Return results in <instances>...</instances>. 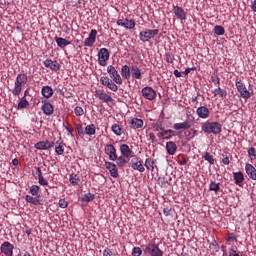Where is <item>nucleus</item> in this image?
<instances>
[{"mask_svg": "<svg viewBox=\"0 0 256 256\" xmlns=\"http://www.w3.org/2000/svg\"><path fill=\"white\" fill-rule=\"evenodd\" d=\"M105 167L110 172L111 177L117 179L119 177V169H117V164L113 162H105Z\"/></svg>", "mask_w": 256, "mask_h": 256, "instance_id": "nucleus-16", "label": "nucleus"}, {"mask_svg": "<svg viewBox=\"0 0 256 256\" xmlns=\"http://www.w3.org/2000/svg\"><path fill=\"white\" fill-rule=\"evenodd\" d=\"M27 81V74L20 73L17 75L14 87L12 89V95H14V97H19V95H21V92L23 91V86L27 85Z\"/></svg>", "mask_w": 256, "mask_h": 256, "instance_id": "nucleus-1", "label": "nucleus"}, {"mask_svg": "<svg viewBox=\"0 0 256 256\" xmlns=\"http://www.w3.org/2000/svg\"><path fill=\"white\" fill-rule=\"evenodd\" d=\"M104 153L108 155L110 161H117V149L113 144H107L104 147Z\"/></svg>", "mask_w": 256, "mask_h": 256, "instance_id": "nucleus-12", "label": "nucleus"}, {"mask_svg": "<svg viewBox=\"0 0 256 256\" xmlns=\"http://www.w3.org/2000/svg\"><path fill=\"white\" fill-rule=\"evenodd\" d=\"M215 35H225V28L221 25H216L214 27Z\"/></svg>", "mask_w": 256, "mask_h": 256, "instance_id": "nucleus-47", "label": "nucleus"}, {"mask_svg": "<svg viewBox=\"0 0 256 256\" xmlns=\"http://www.w3.org/2000/svg\"><path fill=\"white\" fill-rule=\"evenodd\" d=\"M186 137L188 141H192V139H195V137H197V130L195 128L190 129Z\"/></svg>", "mask_w": 256, "mask_h": 256, "instance_id": "nucleus-46", "label": "nucleus"}, {"mask_svg": "<svg viewBox=\"0 0 256 256\" xmlns=\"http://www.w3.org/2000/svg\"><path fill=\"white\" fill-rule=\"evenodd\" d=\"M95 41H97V30L92 29L88 38L84 40V47H93V45H95Z\"/></svg>", "mask_w": 256, "mask_h": 256, "instance_id": "nucleus-15", "label": "nucleus"}, {"mask_svg": "<svg viewBox=\"0 0 256 256\" xmlns=\"http://www.w3.org/2000/svg\"><path fill=\"white\" fill-rule=\"evenodd\" d=\"M76 131H77L79 137H81V139H83V137H85V130L83 128V124L82 123H78L76 125Z\"/></svg>", "mask_w": 256, "mask_h": 256, "instance_id": "nucleus-45", "label": "nucleus"}, {"mask_svg": "<svg viewBox=\"0 0 256 256\" xmlns=\"http://www.w3.org/2000/svg\"><path fill=\"white\" fill-rule=\"evenodd\" d=\"M209 191H214V193L217 195V193L221 191V184L215 181H212L209 185Z\"/></svg>", "mask_w": 256, "mask_h": 256, "instance_id": "nucleus-39", "label": "nucleus"}, {"mask_svg": "<svg viewBox=\"0 0 256 256\" xmlns=\"http://www.w3.org/2000/svg\"><path fill=\"white\" fill-rule=\"evenodd\" d=\"M248 157L251 161H255V159H256V149H255V147H250L248 149Z\"/></svg>", "mask_w": 256, "mask_h": 256, "instance_id": "nucleus-48", "label": "nucleus"}, {"mask_svg": "<svg viewBox=\"0 0 256 256\" xmlns=\"http://www.w3.org/2000/svg\"><path fill=\"white\" fill-rule=\"evenodd\" d=\"M36 175L39 178L43 177V172L41 171L40 167H36Z\"/></svg>", "mask_w": 256, "mask_h": 256, "instance_id": "nucleus-62", "label": "nucleus"}, {"mask_svg": "<svg viewBox=\"0 0 256 256\" xmlns=\"http://www.w3.org/2000/svg\"><path fill=\"white\" fill-rule=\"evenodd\" d=\"M109 50L107 48H101L98 52V63L101 67H107L109 61Z\"/></svg>", "mask_w": 256, "mask_h": 256, "instance_id": "nucleus-7", "label": "nucleus"}, {"mask_svg": "<svg viewBox=\"0 0 256 256\" xmlns=\"http://www.w3.org/2000/svg\"><path fill=\"white\" fill-rule=\"evenodd\" d=\"M152 128L154 129V131L157 132H163V130L165 129V127H163V123L161 122L152 123Z\"/></svg>", "mask_w": 256, "mask_h": 256, "instance_id": "nucleus-51", "label": "nucleus"}, {"mask_svg": "<svg viewBox=\"0 0 256 256\" xmlns=\"http://www.w3.org/2000/svg\"><path fill=\"white\" fill-rule=\"evenodd\" d=\"M145 255L150 256H163L162 250L159 248V245L155 243H149L144 249Z\"/></svg>", "mask_w": 256, "mask_h": 256, "instance_id": "nucleus-5", "label": "nucleus"}, {"mask_svg": "<svg viewBox=\"0 0 256 256\" xmlns=\"http://www.w3.org/2000/svg\"><path fill=\"white\" fill-rule=\"evenodd\" d=\"M103 256H117V254L113 253V251H111V249H105L103 250Z\"/></svg>", "mask_w": 256, "mask_h": 256, "instance_id": "nucleus-57", "label": "nucleus"}, {"mask_svg": "<svg viewBox=\"0 0 256 256\" xmlns=\"http://www.w3.org/2000/svg\"><path fill=\"white\" fill-rule=\"evenodd\" d=\"M35 149H38L39 151H47L49 149H53L55 147V142H49V140L40 141L37 142L34 145Z\"/></svg>", "mask_w": 256, "mask_h": 256, "instance_id": "nucleus-13", "label": "nucleus"}, {"mask_svg": "<svg viewBox=\"0 0 256 256\" xmlns=\"http://www.w3.org/2000/svg\"><path fill=\"white\" fill-rule=\"evenodd\" d=\"M63 127L66 129V131H68V133L71 135V137H73L74 129H73V126L68 121L63 123Z\"/></svg>", "mask_w": 256, "mask_h": 256, "instance_id": "nucleus-52", "label": "nucleus"}, {"mask_svg": "<svg viewBox=\"0 0 256 256\" xmlns=\"http://www.w3.org/2000/svg\"><path fill=\"white\" fill-rule=\"evenodd\" d=\"M111 131L114 133V135H117V137H121V135H123V126H120L119 124H113Z\"/></svg>", "mask_w": 256, "mask_h": 256, "instance_id": "nucleus-36", "label": "nucleus"}, {"mask_svg": "<svg viewBox=\"0 0 256 256\" xmlns=\"http://www.w3.org/2000/svg\"><path fill=\"white\" fill-rule=\"evenodd\" d=\"M233 179L235 181V185L243 187V181H245V175H243V172H233Z\"/></svg>", "mask_w": 256, "mask_h": 256, "instance_id": "nucleus-24", "label": "nucleus"}, {"mask_svg": "<svg viewBox=\"0 0 256 256\" xmlns=\"http://www.w3.org/2000/svg\"><path fill=\"white\" fill-rule=\"evenodd\" d=\"M132 256H141L143 255V250H141L140 247H134L132 249V253H131Z\"/></svg>", "mask_w": 256, "mask_h": 256, "instance_id": "nucleus-53", "label": "nucleus"}, {"mask_svg": "<svg viewBox=\"0 0 256 256\" xmlns=\"http://www.w3.org/2000/svg\"><path fill=\"white\" fill-rule=\"evenodd\" d=\"M235 86H236L238 93H240V97H242V99H251V95H253V92H251V91H249V89H247V86H245L243 81L236 80Z\"/></svg>", "mask_w": 256, "mask_h": 256, "instance_id": "nucleus-3", "label": "nucleus"}, {"mask_svg": "<svg viewBox=\"0 0 256 256\" xmlns=\"http://www.w3.org/2000/svg\"><path fill=\"white\" fill-rule=\"evenodd\" d=\"M100 83H102L104 87H108V89H110V91H113L114 93H117V91H119V86H117V84H115V81L107 76L100 77Z\"/></svg>", "mask_w": 256, "mask_h": 256, "instance_id": "nucleus-8", "label": "nucleus"}, {"mask_svg": "<svg viewBox=\"0 0 256 256\" xmlns=\"http://www.w3.org/2000/svg\"><path fill=\"white\" fill-rule=\"evenodd\" d=\"M44 67L47 69H50L51 71H60L61 70V64L57 60H51V59H46L43 62Z\"/></svg>", "mask_w": 256, "mask_h": 256, "instance_id": "nucleus-14", "label": "nucleus"}, {"mask_svg": "<svg viewBox=\"0 0 256 256\" xmlns=\"http://www.w3.org/2000/svg\"><path fill=\"white\" fill-rule=\"evenodd\" d=\"M121 75L124 79H131V67L123 65L121 68Z\"/></svg>", "mask_w": 256, "mask_h": 256, "instance_id": "nucleus-35", "label": "nucleus"}, {"mask_svg": "<svg viewBox=\"0 0 256 256\" xmlns=\"http://www.w3.org/2000/svg\"><path fill=\"white\" fill-rule=\"evenodd\" d=\"M95 97L99 99L100 101H103V103H111L113 102V97L111 95L107 94L105 90L96 89L94 92Z\"/></svg>", "mask_w": 256, "mask_h": 256, "instance_id": "nucleus-11", "label": "nucleus"}, {"mask_svg": "<svg viewBox=\"0 0 256 256\" xmlns=\"http://www.w3.org/2000/svg\"><path fill=\"white\" fill-rule=\"evenodd\" d=\"M41 191V188L39 187V185H32L30 187L29 193L33 196V197H39V192Z\"/></svg>", "mask_w": 256, "mask_h": 256, "instance_id": "nucleus-40", "label": "nucleus"}, {"mask_svg": "<svg viewBox=\"0 0 256 256\" xmlns=\"http://www.w3.org/2000/svg\"><path fill=\"white\" fill-rule=\"evenodd\" d=\"M202 157L203 159H205V161H208L210 165H215V158L213 157V155H211V153L205 152Z\"/></svg>", "mask_w": 256, "mask_h": 256, "instance_id": "nucleus-43", "label": "nucleus"}, {"mask_svg": "<svg viewBox=\"0 0 256 256\" xmlns=\"http://www.w3.org/2000/svg\"><path fill=\"white\" fill-rule=\"evenodd\" d=\"M173 129L175 131H181V129L183 131H185L187 129H191V123H189L188 121H184V122H180V123H175L173 125Z\"/></svg>", "mask_w": 256, "mask_h": 256, "instance_id": "nucleus-26", "label": "nucleus"}, {"mask_svg": "<svg viewBox=\"0 0 256 256\" xmlns=\"http://www.w3.org/2000/svg\"><path fill=\"white\" fill-rule=\"evenodd\" d=\"M157 137L160 139H165L166 141H169V139H171L172 137H175V131H173L171 129L166 130L164 128V130H162V132H159L157 134Z\"/></svg>", "mask_w": 256, "mask_h": 256, "instance_id": "nucleus-22", "label": "nucleus"}, {"mask_svg": "<svg viewBox=\"0 0 256 256\" xmlns=\"http://www.w3.org/2000/svg\"><path fill=\"white\" fill-rule=\"evenodd\" d=\"M55 152L57 155H63V153H65V143H63L61 138L55 143Z\"/></svg>", "mask_w": 256, "mask_h": 256, "instance_id": "nucleus-29", "label": "nucleus"}, {"mask_svg": "<svg viewBox=\"0 0 256 256\" xmlns=\"http://www.w3.org/2000/svg\"><path fill=\"white\" fill-rule=\"evenodd\" d=\"M124 29H135V20L124 19Z\"/></svg>", "mask_w": 256, "mask_h": 256, "instance_id": "nucleus-42", "label": "nucleus"}, {"mask_svg": "<svg viewBox=\"0 0 256 256\" xmlns=\"http://www.w3.org/2000/svg\"><path fill=\"white\" fill-rule=\"evenodd\" d=\"M196 113L200 119H209L211 117V111L207 106L198 107Z\"/></svg>", "mask_w": 256, "mask_h": 256, "instance_id": "nucleus-18", "label": "nucleus"}, {"mask_svg": "<svg viewBox=\"0 0 256 256\" xmlns=\"http://www.w3.org/2000/svg\"><path fill=\"white\" fill-rule=\"evenodd\" d=\"M212 83H214V85H221V78L218 76L212 77Z\"/></svg>", "mask_w": 256, "mask_h": 256, "instance_id": "nucleus-59", "label": "nucleus"}, {"mask_svg": "<svg viewBox=\"0 0 256 256\" xmlns=\"http://www.w3.org/2000/svg\"><path fill=\"white\" fill-rule=\"evenodd\" d=\"M227 256H241V255H239V253H237V250L235 249V247H231L228 250Z\"/></svg>", "mask_w": 256, "mask_h": 256, "instance_id": "nucleus-55", "label": "nucleus"}, {"mask_svg": "<svg viewBox=\"0 0 256 256\" xmlns=\"http://www.w3.org/2000/svg\"><path fill=\"white\" fill-rule=\"evenodd\" d=\"M42 103L43 105L41 106V110L43 111L44 115L51 116L53 113H55V106H53V104L43 100Z\"/></svg>", "mask_w": 256, "mask_h": 256, "instance_id": "nucleus-19", "label": "nucleus"}, {"mask_svg": "<svg viewBox=\"0 0 256 256\" xmlns=\"http://www.w3.org/2000/svg\"><path fill=\"white\" fill-rule=\"evenodd\" d=\"M173 13L176 15L177 19H180V21H185V19H187V12L180 6L173 5Z\"/></svg>", "mask_w": 256, "mask_h": 256, "instance_id": "nucleus-21", "label": "nucleus"}, {"mask_svg": "<svg viewBox=\"0 0 256 256\" xmlns=\"http://www.w3.org/2000/svg\"><path fill=\"white\" fill-rule=\"evenodd\" d=\"M166 61H167V63H173V61H175V56H173V54H171V53H167Z\"/></svg>", "mask_w": 256, "mask_h": 256, "instance_id": "nucleus-58", "label": "nucleus"}, {"mask_svg": "<svg viewBox=\"0 0 256 256\" xmlns=\"http://www.w3.org/2000/svg\"><path fill=\"white\" fill-rule=\"evenodd\" d=\"M188 159L186 157H182L181 161H179V165H187Z\"/></svg>", "mask_w": 256, "mask_h": 256, "instance_id": "nucleus-63", "label": "nucleus"}, {"mask_svg": "<svg viewBox=\"0 0 256 256\" xmlns=\"http://www.w3.org/2000/svg\"><path fill=\"white\" fill-rule=\"evenodd\" d=\"M118 167H125L127 165V161L125 160V156H117V159L115 160Z\"/></svg>", "mask_w": 256, "mask_h": 256, "instance_id": "nucleus-49", "label": "nucleus"}, {"mask_svg": "<svg viewBox=\"0 0 256 256\" xmlns=\"http://www.w3.org/2000/svg\"><path fill=\"white\" fill-rule=\"evenodd\" d=\"M163 213H164L165 217H170V215H171V208H169V207L164 208L163 209Z\"/></svg>", "mask_w": 256, "mask_h": 256, "instance_id": "nucleus-61", "label": "nucleus"}, {"mask_svg": "<svg viewBox=\"0 0 256 256\" xmlns=\"http://www.w3.org/2000/svg\"><path fill=\"white\" fill-rule=\"evenodd\" d=\"M191 71H195V67L187 68L184 72H182V77H183V75H184V77H187V75H189L191 73Z\"/></svg>", "mask_w": 256, "mask_h": 256, "instance_id": "nucleus-60", "label": "nucleus"}, {"mask_svg": "<svg viewBox=\"0 0 256 256\" xmlns=\"http://www.w3.org/2000/svg\"><path fill=\"white\" fill-rule=\"evenodd\" d=\"M130 127L131 129H141L144 125V122L142 119L139 118H132L130 120Z\"/></svg>", "mask_w": 256, "mask_h": 256, "instance_id": "nucleus-28", "label": "nucleus"}, {"mask_svg": "<svg viewBox=\"0 0 256 256\" xmlns=\"http://www.w3.org/2000/svg\"><path fill=\"white\" fill-rule=\"evenodd\" d=\"M94 200H95V194H93L91 192L84 194L82 197V201L84 203H91V201H94Z\"/></svg>", "mask_w": 256, "mask_h": 256, "instance_id": "nucleus-41", "label": "nucleus"}, {"mask_svg": "<svg viewBox=\"0 0 256 256\" xmlns=\"http://www.w3.org/2000/svg\"><path fill=\"white\" fill-rule=\"evenodd\" d=\"M39 185H42V187H47L49 185V182L45 180V178L42 176L38 178Z\"/></svg>", "mask_w": 256, "mask_h": 256, "instance_id": "nucleus-56", "label": "nucleus"}, {"mask_svg": "<svg viewBox=\"0 0 256 256\" xmlns=\"http://www.w3.org/2000/svg\"><path fill=\"white\" fill-rule=\"evenodd\" d=\"M74 113L76 117H83V115H85V110H83V107L81 106H76L74 108Z\"/></svg>", "mask_w": 256, "mask_h": 256, "instance_id": "nucleus-50", "label": "nucleus"}, {"mask_svg": "<svg viewBox=\"0 0 256 256\" xmlns=\"http://www.w3.org/2000/svg\"><path fill=\"white\" fill-rule=\"evenodd\" d=\"M58 205L61 209H67L69 203L65 199H60Z\"/></svg>", "mask_w": 256, "mask_h": 256, "instance_id": "nucleus-54", "label": "nucleus"}, {"mask_svg": "<svg viewBox=\"0 0 256 256\" xmlns=\"http://www.w3.org/2000/svg\"><path fill=\"white\" fill-rule=\"evenodd\" d=\"M29 107V101L25 99V97L21 98L20 102L18 103L17 109H27Z\"/></svg>", "mask_w": 256, "mask_h": 256, "instance_id": "nucleus-44", "label": "nucleus"}, {"mask_svg": "<svg viewBox=\"0 0 256 256\" xmlns=\"http://www.w3.org/2000/svg\"><path fill=\"white\" fill-rule=\"evenodd\" d=\"M95 133H97L95 124H89L84 129V135H88L89 137H92V135H95Z\"/></svg>", "mask_w": 256, "mask_h": 256, "instance_id": "nucleus-34", "label": "nucleus"}, {"mask_svg": "<svg viewBox=\"0 0 256 256\" xmlns=\"http://www.w3.org/2000/svg\"><path fill=\"white\" fill-rule=\"evenodd\" d=\"M202 131L208 135H219L223 131V126L219 122H205L202 124Z\"/></svg>", "mask_w": 256, "mask_h": 256, "instance_id": "nucleus-2", "label": "nucleus"}, {"mask_svg": "<svg viewBox=\"0 0 256 256\" xmlns=\"http://www.w3.org/2000/svg\"><path fill=\"white\" fill-rule=\"evenodd\" d=\"M251 9L252 11H254V13H256V0H254L251 4Z\"/></svg>", "mask_w": 256, "mask_h": 256, "instance_id": "nucleus-64", "label": "nucleus"}, {"mask_svg": "<svg viewBox=\"0 0 256 256\" xmlns=\"http://www.w3.org/2000/svg\"><path fill=\"white\" fill-rule=\"evenodd\" d=\"M130 75H132L133 79H138V80L143 79L141 69H139V66H137V65L131 66Z\"/></svg>", "mask_w": 256, "mask_h": 256, "instance_id": "nucleus-25", "label": "nucleus"}, {"mask_svg": "<svg viewBox=\"0 0 256 256\" xmlns=\"http://www.w3.org/2000/svg\"><path fill=\"white\" fill-rule=\"evenodd\" d=\"M141 93L142 97L148 101H153L157 97V92L151 86L142 88Z\"/></svg>", "mask_w": 256, "mask_h": 256, "instance_id": "nucleus-9", "label": "nucleus"}, {"mask_svg": "<svg viewBox=\"0 0 256 256\" xmlns=\"http://www.w3.org/2000/svg\"><path fill=\"white\" fill-rule=\"evenodd\" d=\"M144 166L148 171H155V167H156L155 160H153L152 158H147L145 160Z\"/></svg>", "mask_w": 256, "mask_h": 256, "instance_id": "nucleus-38", "label": "nucleus"}, {"mask_svg": "<svg viewBox=\"0 0 256 256\" xmlns=\"http://www.w3.org/2000/svg\"><path fill=\"white\" fill-rule=\"evenodd\" d=\"M130 167L134 171H139V173H145V166H143V162L139 157H134L130 160Z\"/></svg>", "mask_w": 256, "mask_h": 256, "instance_id": "nucleus-10", "label": "nucleus"}, {"mask_svg": "<svg viewBox=\"0 0 256 256\" xmlns=\"http://www.w3.org/2000/svg\"><path fill=\"white\" fill-rule=\"evenodd\" d=\"M55 41L58 47H60V49H65L67 47V45H71V41L65 39V38H61L59 36H55Z\"/></svg>", "mask_w": 256, "mask_h": 256, "instance_id": "nucleus-27", "label": "nucleus"}, {"mask_svg": "<svg viewBox=\"0 0 256 256\" xmlns=\"http://www.w3.org/2000/svg\"><path fill=\"white\" fill-rule=\"evenodd\" d=\"M157 35H159V29H146L140 32L139 39L142 43H147V41L153 39V37H157Z\"/></svg>", "mask_w": 256, "mask_h": 256, "instance_id": "nucleus-4", "label": "nucleus"}, {"mask_svg": "<svg viewBox=\"0 0 256 256\" xmlns=\"http://www.w3.org/2000/svg\"><path fill=\"white\" fill-rule=\"evenodd\" d=\"M120 153L122 156L131 159V157H135V152L129 148V145L127 144H121L120 145Z\"/></svg>", "mask_w": 256, "mask_h": 256, "instance_id": "nucleus-20", "label": "nucleus"}, {"mask_svg": "<svg viewBox=\"0 0 256 256\" xmlns=\"http://www.w3.org/2000/svg\"><path fill=\"white\" fill-rule=\"evenodd\" d=\"M39 196L37 197H33L31 195H26L25 196V200L27 201V203H31V205H41V200H39L38 198Z\"/></svg>", "mask_w": 256, "mask_h": 256, "instance_id": "nucleus-37", "label": "nucleus"}, {"mask_svg": "<svg viewBox=\"0 0 256 256\" xmlns=\"http://www.w3.org/2000/svg\"><path fill=\"white\" fill-rule=\"evenodd\" d=\"M15 249V246L11 244L10 242H4L0 246V251L4 253L6 256H13V250Z\"/></svg>", "mask_w": 256, "mask_h": 256, "instance_id": "nucleus-17", "label": "nucleus"}, {"mask_svg": "<svg viewBox=\"0 0 256 256\" xmlns=\"http://www.w3.org/2000/svg\"><path fill=\"white\" fill-rule=\"evenodd\" d=\"M69 182L73 187H80L81 186V178L77 174H70Z\"/></svg>", "mask_w": 256, "mask_h": 256, "instance_id": "nucleus-30", "label": "nucleus"}, {"mask_svg": "<svg viewBox=\"0 0 256 256\" xmlns=\"http://www.w3.org/2000/svg\"><path fill=\"white\" fill-rule=\"evenodd\" d=\"M166 150L168 155H173L174 153H177V144H175V142L173 141L167 142Z\"/></svg>", "mask_w": 256, "mask_h": 256, "instance_id": "nucleus-33", "label": "nucleus"}, {"mask_svg": "<svg viewBox=\"0 0 256 256\" xmlns=\"http://www.w3.org/2000/svg\"><path fill=\"white\" fill-rule=\"evenodd\" d=\"M212 93L214 97H220V99H225V97H227V90H224L221 87L212 90Z\"/></svg>", "mask_w": 256, "mask_h": 256, "instance_id": "nucleus-32", "label": "nucleus"}, {"mask_svg": "<svg viewBox=\"0 0 256 256\" xmlns=\"http://www.w3.org/2000/svg\"><path fill=\"white\" fill-rule=\"evenodd\" d=\"M245 171L252 181H256V168L253 166V164H246Z\"/></svg>", "mask_w": 256, "mask_h": 256, "instance_id": "nucleus-23", "label": "nucleus"}, {"mask_svg": "<svg viewBox=\"0 0 256 256\" xmlns=\"http://www.w3.org/2000/svg\"><path fill=\"white\" fill-rule=\"evenodd\" d=\"M107 73L110 75V78L114 81V83L117 85H123V78H121V75L113 65H109L107 67Z\"/></svg>", "mask_w": 256, "mask_h": 256, "instance_id": "nucleus-6", "label": "nucleus"}, {"mask_svg": "<svg viewBox=\"0 0 256 256\" xmlns=\"http://www.w3.org/2000/svg\"><path fill=\"white\" fill-rule=\"evenodd\" d=\"M41 93L45 99H51L53 97V88L51 86H43Z\"/></svg>", "mask_w": 256, "mask_h": 256, "instance_id": "nucleus-31", "label": "nucleus"}]
</instances>
